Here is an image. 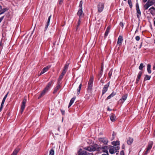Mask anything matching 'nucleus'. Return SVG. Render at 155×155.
<instances>
[{
    "label": "nucleus",
    "instance_id": "aec40b11",
    "mask_svg": "<svg viewBox=\"0 0 155 155\" xmlns=\"http://www.w3.org/2000/svg\"><path fill=\"white\" fill-rule=\"evenodd\" d=\"M147 70L149 74H150L151 73V65L149 64H148L147 65Z\"/></svg>",
    "mask_w": 155,
    "mask_h": 155
},
{
    "label": "nucleus",
    "instance_id": "f257e3e1",
    "mask_svg": "<svg viewBox=\"0 0 155 155\" xmlns=\"http://www.w3.org/2000/svg\"><path fill=\"white\" fill-rule=\"evenodd\" d=\"M120 149L119 146H111L109 147V150L110 153L111 154L116 152Z\"/></svg>",
    "mask_w": 155,
    "mask_h": 155
},
{
    "label": "nucleus",
    "instance_id": "412c9836",
    "mask_svg": "<svg viewBox=\"0 0 155 155\" xmlns=\"http://www.w3.org/2000/svg\"><path fill=\"white\" fill-rule=\"evenodd\" d=\"M102 149L104 152H105L106 153V152H108L107 151L108 147L107 146L105 145L104 146H103L102 147Z\"/></svg>",
    "mask_w": 155,
    "mask_h": 155
},
{
    "label": "nucleus",
    "instance_id": "c03bdc74",
    "mask_svg": "<svg viewBox=\"0 0 155 155\" xmlns=\"http://www.w3.org/2000/svg\"><path fill=\"white\" fill-rule=\"evenodd\" d=\"M49 25V24L47 23V24H46V25H45V31L47 30Z\"/></svg>",
    "mask_w": 155,
    "mask_h": 155
},
{
    "label": "nucleus",
    "instance_id": "a19ab883",
    "mask_svg": "<svg viewBox=\"0 0 155 155\" xmlns=\"http://www.w3.org/2000/svg\"><path fill=\"white\" fill-rule=\"evenodd\" d=\"M52 83V81H51L49 82L48 83V85H47L46 86H47L48 87H49V88H50L51 85Z\"/></svg>",
    "mask_w": 155,
    "mask_h": 155
},
{
    "label": "nucleus",
    "instance_id": "473e14b6",
    "mask_svg": "<svg viewBox=\"0 0 155 155\" xmlns=\"http://www.w3.org/2000/svg\"><path fill=\"white\" fill-rule=\"evenodd\" d=\"M84 149L85 150H88V151H93V149H92L90 147H85V148H84Z\"/></svg>",
    "mask_w": 155,
    "mask_h": 155
},
{
    "label": "nucleus",
    "instance_id": "4d7b16f0",
    "mask_svg": "<svg viewBox=\"0 0 155 155\" xmlns=\"http://www.w3.org/2000/svg\"><path fill=\"white\" fill-rule=\"evenodd\" d=\"M110 26L107 27V28L106 29L107 30H108L109 31H110Z\"/></svg>",
    "mask_w": 155,
    "mask_h": 155
},
{
    "label": "nucleus",
    "instance_id": "f03ea898",
    "mask_svg": "<svg viewBox=\"0 0 155 155\" xmlns=\"http://www.w3.org/2000/svg\"><path fill=\"white\" fill-rule=\"evenodd\" d=\"M93 81V77H91L90 78L88 84L87 88V90L88 91H90L92 89Z\"/></svg>",
    "mask_w": 155,
    "mask_h": 155
},
{
    "label": "nucleus",
    "instance_id": "c756f323",
    "mask_svg": "<svg viewBox=\"0 0 155 155\" xmlns=\"http://www.w3.org/2000/svg\"><path fill=\"white\" fill-rule=\"evenodd\" d=\"M81 18H79V19L78 21V23H77L78 25H77V27L76 28V30H77L78 29V28L79 27V26H80V23L81 21Z\"/></svg>",
    "mask_w": 155,
    "mask_h": 155
},
{
    "label": "nucleus",
    "instance_id": "7c9ffc66",
    "mask_svg": "<svg viewBox=\"0 0 155 155\" xmlns=\"http://www.w3.org/2000/svg\"><path fill=\"white\" fill-rule=\"evenodd\" d=\"M7 10V9L6 8H4L2 10H1L0 11H1V13H0V15L1 14L4 13L5 12L6 10Z\"/></svg>",
    "mask_w": 155,
    "mask_h": 155
},
{
    "label": "nucleus",
    "instance_id": "bb28decb",
    "mask_svg": "<svg viewBox=\"0 0 155 155\" xmlns=\"http://www.w3.org/2000/svg\"><path fill=\"white\" fill-rule=\"evenodd\" d=\"M112 72H113V70L112 69H111L110 70V71H109V72L108 73V77L109 78H111V77L112 76Z\"/></svg>",
    "mask_w": 155,
    "mask_h": 155
},
{
    "label": "nucleus",
    "instance_id": "20e7f679",
    "mask_svg": "<svg viewBox=\"0 0 155 155\" xmlns=\"http://www.w3.org/2000/svg\"><path fill=\"white\" fill-rule=\"evenodd\" d=\"M26 101L27 100L26 98H24L22 101L21 109L20 110V112L21 114L22 113L25 108Z\"/></svg>",
    "mask_w": 155,
    "mask_h": 155
},
{
    "label": "nucleus",
    "instance_id": "e433bc0d",
    "mask_svg": "<svg viewBox=\"0 0 155 155\" xmlns=\"http://www.w3.org/2000/svg\"><path fill=\"white\" fill-rule=\"evenodd\" d=\"M144 66H143V64L142 63H141L140 65V66L139 67V69L140 70H142L143 68L144 67Z\"/></svg>",
    "mask_w": 155,
    "mask_h": 155
},
{
    "label": "nucleus",
    "instance_id": "9b49d317",
    "mask_svg": "<svg viewBox=\"0 0 155 155\" xmlns=\"http://www.w3.org/2000/svg\"><path fill=\"white\" fill-rule=\"evenodd\" d=\"M51 67L50 66H46L44 68L43 70L41 71V72L40 73V75H41V74H44V73L45 72L47 71Z\"/></svg>",
    "mask_w": 155,
    "mask_h": 155
},
{
    "label": "nucleus",
    "instance_id": "09e8293b",
    "mask_svg": "<svg viewBox=\"0 0 155 155\" xmlns=\"http://www.w3.org/2000/svg\"><path fill=\"white\" fill-rule=\"evenodd\" d=\"M51 17V15H50L48 17V21H47V23L49 24V22H50V20Z\"/></svg>",
    "mask_w": 155,
    "mask_h": 155
},
{
    "label": "nucleus",
    "instance_id": "ddd939ff",
    "mask_svg": "<svg viewBox=\"0 0 155 155\" xmlns=\"http://www.w3.org/2000/svg\"><path fill=\"white\" fill-rule=\"evenodd\" d=\"M149 11L152 15H155V8L153 7H152L150 8Z\"/></svg>",
    "mask_w": 155,
    "mask_h": 155
},
{
    "label": "nucleus",
    "instance_id": "72a5a7b5",
    "mask_svg": "<svg viewBox=\"0 0 155 155\" xmlns=\"http://www.w3.org/2000/svg\"><path fill=\"white\" fill-rule=\"evenodd\" d=\"M147 4H148L150 6H152V5H153V4H154L153 3V2H152V1H148L147 2Z\"/></svg>",
    "mask_w": 155,
    "mask_h": 155
},
{
    "label": "nucleus",
    "instance_id": "5fc2aeb1",
    "mask_svg": "<svg viewBox=\"0 0 155 155\" xmlns=\"http://www.w3.org/2000/svg\"><path fill=\"white\" fill-rule=\"evenodd\" d=\"M63 0H59V4H61L62 3Z\"/></svg>",
    "mask_w": 155,
    "mask_h": 155
},
{
    "label": "nucleus",
    "instance_id": "4be33fe9",
    "mask_svg": "<svg viewBox=\"0 0 155 155\" xmlns=\"http://www.w3.org/2000/svg\"><path fill=\"white\" fill-rule=\"evenodd\" d=\"M88 153L86 151H83L80 152L78 155H88Z\"/></svg>",
    "mask_w": 155,
    "mask_h": 155
},
{
    "label": "nucleus",
    "instance_id": "f704fd0d",
    "mask_svg": "<svg viewBox=\"0 0 155 155\" xmlns=\"http://www.w3.org/2000/svg\"><path fill=\"white\" fill-rule=\"evenodd\" d=\"M8 94V93H7V94L4 96V98L3 99V100H2V103H3V104L4 103L5 100L7 97Z\"/></svg>",
    "mask_w": 155,
    "mask_h": 155
},
{
    "label": "nucleus",
    "instance_id": "bf43d9fd",
    "mask_svg": "<svg viewBox=\"0 0 155 155\" xmlns=\"http://www.w3.org/2000/svg\"><path fill=\"white\" fill-rule=\"evenodd\" d=\"M153 70H155V63L154 64L153 66Z\"/></svg>",
    "mask_w": 155,
    "mask_h": 155
},
{
    "label": "nucleus",
    "instance_id": "4c0bfd02",
    "mask_svg": "<svg viewBox=\"0 0 155 155\" xmlns=\"http://www.w3.org/2000/svg\"><path fill=\"white\" fill-rule=\"evenodd\" d=\"M115 95V94L113 93H112L109 96H108L107 98V99H110L111 97H113Z\"/></svg>",
    "mask_w": 155,
    "mask_h": 155
},
{
    "label": "nucleus",
    "instance_id": "dca6fc26",
    "mask_svg": "<svg viewBox=\"0 0 155 155\" xmlns=\"http://www.w3.org/2000/svg\"><path fill=\"white\" fill-rule=\"evenodd\" d=\"M110 117L111 120L112 122L115 121L116 119V117L115 116V114H110Z\"/></svg>",
    "mask_w": 155,
    "mask_h": 155
},
{
    "label": "nucleus",
    "instance_id": "4468645a",
    "mask_svg": "<svg viewBox=\"0 0 155 155\" xmlns=\"http://www.w3.org/2000/svg\"><path fill=\"white\" fill-rule=\"evenodd\" d=\"M133 140L134 139L133 138L129 137L127 138V142L128 144L130 145L132 143Z\"/></svg>",
    "mask_w": 155,
    "mask_h": 155
},
{
    "label": "nucleus",
    "instance_id": "774afa93",
    "mask_svg": "<svg viewBox=\"0 0 155 155\" xmlns=\"http://www.w3.org/2000/svg\"><path fill=\"white\" fill-rule=\"evenodd\" d=\"M154 24L155 26V21H154Z\"/></svg>",
    "mask_w": 155,
    "mask_h": 155
},
{
    "label": "nucleus",
    "instance_id": "2eb2a0df",
    "mask_svg": "<svg viewBox=\"0 0 155 155\" xmlns=\"http://www.w3.org/2000/svg\"><path fill=\"white\" fill-rule=\"evenodd\" d=\"M127 94L122 96L121 98L119 100L120 102L123 103L126 100L127 97Z\"/></svg>",
    "mask_w": 155,
    "mask_h": 155
},
{
    "label": "nucleus",
    "instance_id": "58836bf2",
    "mask_svg": "<svg viewBox=\"0 0 155 155\" xmlns=\"http://www.w3.org/2000/svg\"><path fill=\"white\" fill-rule=\"evenodd\" d=\"M144 8L145 10H146L148 8L150 7L149 5L147 4V3L146 4L144 5Z\"/></svg>",
    "mask_w": 155,
    "mask_h": 155
},
{
    "label": "nucleus",
    "instance_id": "1a4fd4ad",
    "mask_svg": "<svg viewBox=\"0 0 155 155\" xmlns=\"http://www.w3.org/2000/svg\"><path fill=\"white\" fill-rule=\"evenodd\" d=\"M61 82H58L57 84L54 89V91L53 92V94H55L57 91L60 89L61 87Z\"/></svg>",
    "mask_w": 155,
    "mask_h": 155
},
{
    "label": "nucleus",
    "instance_id": "f3484780",
    "mask_svg": "<svg viewBox=\"0 0 155 155\" xmlns=\"http://www.w3.org/2000/svg\"><path fill=\"white\" fill-rule=\"evenodd\" d=\"M137 18L140 20V18L141 17V12L140 9H137Z\"/></svg>",
    "mask_w": 155,
    "mask_h": 155
},
{
    "label": "nucleus",
    "instance_id": "0eeeda50",
    "mask_svg": "<svg viewBox=\"0 0 155 155\" xmlns=\"http://www.w3.org/2000/svg\"><path fill=\"white\" fill-rule=\"evenodd\" d=\"M77 14L80 18H83L84 16V14L83 13L82 9H79Z\"/></svg>",
    "mask_w": 155,
    "mask_h": 155
},
{
    "label": "nucleus",
    "instance_id": "5701e85b",
    "mask_svg": "<svg viewBox=\"0 0 155 155\" xmlns=\"http://www.w3.org/2000/svg\"><path fill=\"white\" fill-rule=\"evenodd\" d=\"M112 144L115 146L120 145V142L119 141H113L112 143Z\"/></svg>",
    "mask_w": 155,
    "mask_h": 155
},
{
    "label": "nucleus",
    "instance_id": "37998d69",
    "mask_svg": "<svg viewBox=\"0 0 155 155\" xmlns=\"http://www.w3.org/2000/svg\"><path fill=\"white\" fill-rule=\"evenodd\" d=\"M68 65L69 64H66L64 68V69H65V70H67L68 69Z\"/></svg>",
    "mask_w": 155,
    "mask_h": 155
},
{
    "label": "nucleus",
    "instance_id": "3c124183",
    "mask_svg": "<svg viewBox=\"0 0 155 155\" xmlns=\"http://www.w3.org/2000/svg\"><path fill=\"white\" fill-rule=\"evenodd\" d=\"M61 111L62 115H64L65 114V111L64 110H61Z\"/></svg>",
    "mask_w": 155,
    "mask_h": 155
},
{
    "label": "nucleus",
    "instance_id": "338daca9",
    "mask_svg": "<svg viewBox=\"0 0 155 155\" xmlns=\"http://www.w3.org/2000/svg\"><path fill=\"white\" fill-rule=\"evenodd\" d=\"M153 134H154V135L155 136V129Z\"/></svg>",
    "mask_w": 155,
    "mask_h": 155
},
{
    "label": "nucleus",
    "instance_id": "69168bd1",
    "mask_svg": "<svg viewBox=\"0 0 155 155\" xmlns=\"http://www.w3.org/2000/svg\"><path fill=\"white\" fill-rule=\"evenodd\" d=\"M2 7L0 5V11L2 9Z\"/></svg>",
    "mask_w": 155,
    "mask_h": 155
},
{
    "label": "nucleus",
    "instance_id": "f8f14e48",
    "mask_svg": "<svg viewBox=\"0 0 155 155\" xmlns=\"http://www.w3.org/2000/svg\"><path fill=\"white\" fill-rule=\"evenodd\" d=\"M123 41V38L122 36H119L118 39L117 45H120Z\"/></svg>",
    "mask_w": 155,
    "mask_h": 155
},
{
    "label": "nucleus",
    "instance_id": "c85d7f7f",
    "mask_svg": "<svg viewBox=\"0 0 155 155\" xmlns=\"http://www.w3.org/2000/svg\"><path fill=\"white\" fill-rule=\"evenodd\" d=\"M128 3L130 8H132L133 6L131 0H128Z\"/></svg>",
    "mask_w": 155,
    "mask_h": 155
},
{
    "label": "nucleus",
    "instance_id": "393cba45",
    "mask_svg": "<svg viewBox=\"0 0 155 155\" xmlns=\"http://www.w3.org/2000/svg\"><path fill=\"white\" fill-rule=\"evenodd\" d=\"M19 150V149H17L13 151L12 155H16L17 153L18 152Z\"/></svg>",
    "mask_w": 155,
    "mask_h": 155
},
{
    "label": "nucleus",
    "instance_id": "b1692460",
    "mask_svg": "<svg viewBox=\"0 0 155 155\" xmlns=\"http://www.w3.org/2000/svg\"><path fill=\"white\" fill-rule=\"evenodd\" d=\"M82 86V84L81 83L79 85V87L77 89V94L78 95L79 94L80 91L81 90Z\"/></svg>",
    "mask_w": 155,
    "mask_h": 155
},
{
    "label": "nucleus",
    "instance_id": "7ed1b4c3",
    "mask_svg": "<svg viewBox=\"0 0 155 155\" xmlns=\"http://www.w3.org/2000/svg\"><path fill=\"white\" fill-rule=\"evenodd\" d=\"M104 8V4L102 2L99 3L97 6L98 12L101 13L103 11Z\"/></svg>",
    "mask_w": 155,
    "mask_h": 155
},
{
    "label": "nucleus",
    "instance_id": "cd10ccee",
    "mask_svg": "<svg viewBox=\"0 0 155 155\" xmlns=\"http://www.w3.org/2000/svg\"><path fill=\"white\" fill-rule=\"evenodd\" d=\"M64 75H63L61 74V75L59 76V78L58 80V82H61L60 81L62 79Z\"/></svg>",
    "mask_w": 155,
    "mask_h": 155
},
{
    "label": "nucleus",
    "instance_id": "9d476101",
    "mask_svg": "<svg viewBox=\"0 0 155 155\" xmlns=\"http://www.w3.org/2000/svg\"><path fill=\"white\" fill-rule=\"evenodd\" d=\"M153 144V142L152 141H150L148 143L147 147L146 148V150H147V151H150L152 147Z\"/></svg>",
    "mask_w": 155,
    "mask_h": 155
},
{
    "label": "nucleus",
    "instance_id": "2f4dec72",
    "mask_svg": "<svg viewBox=\"0 0 155 155\" xmlns=\"http://www.w3.org/2000/svg\"><path fill=\"white\" fill-rule=\"evenodd\" d=\"M54 152L53 149H51L49 151V155H54Z\"/></svg>",
    "mask_w": 155,
    "mask_h": 155
},
{
    "label": "nucleus",
    "instance_id": "e2e57ef3",
    "mask_svg": "<svg viewBox=\"0 0 155 155\" xmlns=\"http://www.w3.org/2000/svg\"><path fill=\"white\" fill-rule=\"evenodd\" d=\"M151 1L153 2L154 4L155 3V0H151Z\"/></svg>",
    "mask_w": 155,
    "mask_h": 155
},
{
    "label": "nucleus",
    "instance_id": "a18cd8bd",
    "mask_svg": "<svg viewBox=\"0 0 155 155\" xmlns=\"http://www.w3.org/2000/svg\"><path fill=\"white\" fill-rule=\"evenodd\" d=\"M136 9H140L139 7V5L137 2L136 4Z\"/></svg>",
    "mask_w": 155,
    "mask_h": 155
},
{
    "label": "nucleus",
    "instance_id": "79ce46f5",
    "mask_svg": "<svg viewBox=\"0 0 155 155\" xmlns=\"http://www.w3.org/2000/svg\"><path fill=\"white\" fill-rule=\"evenodd\" d=\"M109 32V31L106 30L104 34V37L105 38L108 35Z\"/></svg>",
    "mask_w": 155,
    "mask_h": 155
},
{
    "label": "nucleus",
    "instance_id": "de8ad7c7",
    "mask_svg": "<svg viewBox=\"0 0 155 155\" xmlns=\"http://www.w3.org/2000/svg\"><path fill=\"white\" fill-rule=\"evenodd\" d=\"M4 104L2 103H1V105L0 108V111H1L2 110V109L3 108Z\"/></svg>",
    "mask_w": 155,
    "mask_h": 155
},
{
    "label": "nucleus",
    "instance_id": "13d9d810",
    "mask_svg": "<svg viewBox=\"0 0 155 155\" xmlns=\"http://www.w3.org/2000/svg\"><path fill=\"white\" fill-rule=\"evenodd\" d=\"M120 155H124V152H123V151H122L120 153Z\"/></svg>",
    "mask_w": 155,
    "mask_h": 155
},
{
    "label": "nucleus",
    "instance_id": "39448f33",
    "mask_svg": "<svg viewBox=\"0 0 155 155\" xmlns=\"http://www.w3.org/2000/svg\"><path fill=\"white\" fill-rule=\"evenodd\" d=\"M100 141L102 142L104 144L107 145L108 142V139L106 137H100L99 138Z\"/></svg>",
    "mask_w": 155,
    "mask_h": 155
},
{
    "label": "nucleus",
    "instance_id": "603ef678",
    "mask_svg": "<svg viewBox=\"0 0 155 155\" xmlns=\"http://www.w3.org/2000/svg\"><path fill=\"white\" fill-rule=\"evenodd\" d=\"M4 16H3L2 17H1L0 18V23H1V22L2 21V20L4 18Z\"/></svg>",
    "mask_w": 155,
    "mask_h": 155
},
{
    "label": "nucleus",
    "instance_id": "864d4df0",
    "mask_svg": "<svg viewBox=\"0 0 155 155\" xmlns=\"http://www.w3.org/2000/svg\"><path fill=\"white\" fill-rule=\"evenodd\" d=\"M149 151H147V150H146V151L145 152L144 155H147L148 153L149 152Z\"/></svg>",
    "mask_w": 155,
    "mask_h": 155
},
{
    "label": "nucleus",
    "instance_id": "49530a36",
    "mask_svg": "<svg viewBox=\"0 0 155 155\" xmlns=\"http://www.w3.org/2000/svg\"><path fill=\"white\" fill-rule=\"evenodd\" d=\"M66 71H67V70H65V69H64L61 73V74L64 75L65 74Z\"/></svg>",
    "mask_w": 155,
    "mask_h": 155
},
{
    "label": "nucleus",
    "instance_id": "ea45409f",
    "mask_svg": "<svg viewBox=\"0 0 155 155\" xmlns=\"http://www.w3.org/2000/svg\"><path fill=\"white\" fill-rule=\"evenodd\" d=\"M82 4L83 2L82 1H81L80 2L79 6V9H82Z\"/></svg>",
    "mask_w": 155,
    "mask_h": 155
},
{
    "label": "nucleus",
    "instance_id": "423d86ee",
    "mask_svg": "<svg viewBox=\"0 0 155 155\" xmlns=\"http://www.w3.org/2000/svg\"><path fill=\"white\" fill-rule=\"evenodd\" d=\"M109 83H108L105 85L103 87L102 91V95L104 94L107 91L109 85Z\"/></svg>",
    "mask_w": 155,
    "mask_h": 155
},
{
    "label": "nucleus",
    "instance_id": "8fccbe9b",
    "mask_svg": "<svg viewBox=\"0 0 155 155\" xmlns=\"http://www.w3.org/2000/svg\"><path fill=\"white\" fill-rule=\"evenodd\" d=\"M140 37L138 36H137L135 37V39L137 41H139L140 39Z\"/></svg>",
    "mask_w": 155,
    "mask_h": 155
},
{
    "label": "nucleus",
    "instance_id": "6e6d98bb",
    "mask_svg": "<svg viewBox=\"0 0 155 155\" xmlns=\"http://www.w3.org/2000/svg\"><path fill=\"white\" fill-rule=\"evenodd\" d=\"M101 155H109L108 152H106L105 153H103Z\"/></svg>",
    "mask_w": 155,
    "mask_h": 155
},
{
    "label": "nucleus",
    "instance_id": "052dcab7",
    "mask_svg": "<svg viewBox=\"0 0 155 155\" xmlns=\"http://www.w3.org/2000/svg\"><path fill=\"white\" fill-rule=\"evenodd\" d=\"M107 110L109 111H110L111 110V109L109 107H108L107 109Z\"/></svg>",
    "mask_w": 155,
    "mask_h": 155
},
{
    "label": "nucleus",
    "instance_id": "680f3d73",
    "mask_svg": "<svg viewBox=\"0 0 155 155\" xmlns=\"http://www.w3.org/2000/svg\"><path fill=\"white\" fill-rule=\"evenodd\" d=\"M60 126H59V127H58V130L59 131H60Z\"/></svg>",
    "mask_w": 155,
    "mask_h": 155
},
{
    "label": "nucleus",
    "instance_id": "a211bd4d",
    "mask_svg": "<svg viewBox=\"0 0 155 155\" xmlns=\"http://www.w3.org/2000/svg\"><path fill=\"white\" fill-rule=\"evenodd\" d=\"M142 71H140L138 74V75H137V79H136V82H138L139 81V80L140 79V77H141V76L142 75Z\"/></svg>",
    "mask_w": 155,
    "mask_h": 155
},
{
    "label": "nucleus",
    "instance_id": "6ab92c4d",
    "mask_svg": "<svg viewBox=\"0 0 155 155\" xmlns=\"http://www.w3.org/2000/svg\"><path fill=\"white\" fill-rule=\"evenodd\" d=\"M75 98L73 97L71 98V100L68 106V108H69V107H70L71 105L74 102L75 100Z\"/></svg>",
    "mask_w": 155,
    "mask_h": 155
},
{
    "label": "nucleus",
    "instance_id": "0e129e2a",
    "mask_svg": "<svg viewBox=\"0 0 155 155\" xmlns=\"http://www.w3.org/2000/svg\"><path fill=\"white\" fill-rule=\"evenodd\" d=\"M147 1V0H143V2H146Z\"/></svg>",
    "mask_w": 155,
    "mask_h": 155
},
{
    "label": "nucleus",
    "instance_id": "a878e982",
    "mask_svg": "<svg viewBox=\"0 0 155 155\" xmlns=\"http://www.w3.org/2000/svg\"><path fill=\"white\" fill-rule=\"evenodd\" d=\"M151 78L150 76L147 75H146L144 78V81L148 80H149Z\"/></svg>",
    "mask_w": 155,
    "mask_h": 155
},
{
    "label": "nucleus",
    "instance_id": "c9c22d12",
    "mask_svg": "<svg viewBox=\"0 0 155 155\" xmlns=\"http://www.w3.org/2000/svg\"><path fill=\"white\" fill-rule=\"evenodd\" d=\"M103 64H102L101 65V70L100 72V74L101 75H102L103 73Z\"/></svg>",
    "mask_w": 155,
    "mask_h": 155
},
{
    "label": "nucleus",
    "instance_id": "6e6552de",
    "mask_svg": "<svg viewBox=\"0 0 155 155\" xmlns=\"http://www.w3.org/2000/svg\"><path fill=\"white\" fill-rule=\"evenodd\" d=\"M50 88L49 87H48L47 86H46L43 90V91L40 94V95L38 97V98L44 95L45 93L47 92L49 90Z\"/></svg>",
    "mask_w": 155,
    "mask_h": 155
}]
</instances>
